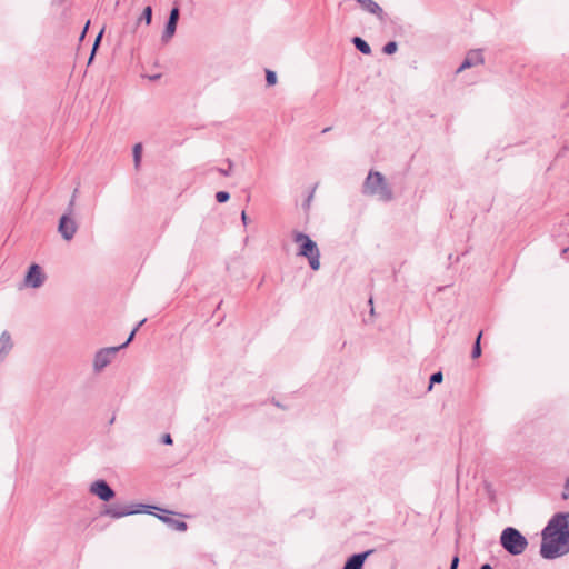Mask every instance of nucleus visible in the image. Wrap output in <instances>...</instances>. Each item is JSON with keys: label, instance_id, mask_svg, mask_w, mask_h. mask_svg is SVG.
Returning a JSON list of instances; mask_svg holds the SVG:
<instances>
[{"label": "nucleus", "instance_id": "2f4dec72", "mask_svg": "<svg viewBox=\"0 0 569 569\" xmlns=\"http://www.w3.org/2000/svg\"><path fill=\"white\" fill-rule=\"evenodd\" d=\"M312 197H313V193H310V194H309V197H308V199L306 200V209H308V208H309L310 202H311V200H312Z\"/></svg>", "mask_w": 569, "mask_h": 569}, {"label": "nucleus", "instance_id": "6ab92c4d", "mask_svg": "<svg viewBox=\"0 0 569 569\" xmlns=\"http://www.w3.org/2000/svg\"><path fill=\"white\" fill-rule=\"evenodd\" d=\"M481 336H482V332H479V335H478V337L476 339V342H475V346H473V349H472V353H471V357L473 359L481 356V347H480Z\"/></svg>", "mask_w": 569, "mask_h": 569}, {"label": "nucleus", "instance_id": "4468645a", "mask_svg": "<svg viewBox=\"0 0 569 569\" xmlns=\"http://www.w3.org/2000/svg\"><path fill=\"white\" fill-rule=\"evenodd\" d=\"M13 347L11 336L8 331H3L0 336V362L4 360Z\"/></svg>", "mask_w": 569, "mask_h": 569}, {"label": "nucleus", "instance_id": "c756f323", "mask_svg": "<svg viewBox=\"0 0 569 569\" xmlns=\"http://www.w3.org/2000/svg\"><path fill=\"white\" fill-rule=\"evenodd\" d=\"M89 24H90V21H88V22L86 23V26H84V29H83L82 33H80V40H83V38L86 37V32H87V30H88V28H89Z\"/></svg>", "mask_w": 569, "mask_h": 569}, {"label": "nucleus", "instance_id": "bb28decb", "mask_svg": "<svg viewBox=\"0 0 569 569\" xmlns=\"http://www.w3.org/2000/svg\"><path fill=\"white\" fill-rule=\"evenodd\" d=\"M459 566V556L456 555L451 559L450 568L449 569H458Z\"/></svg>", "mask_w": 569, "mask_h": 569}, {"label": "nucleus", "instance_id": "cd10ccee", "mask_svg": "<svg viewBox=\"0 0 569 569\" xmlns=\"http://www.w3.org/2000/svg\"><path fill=\"white\" fill-rule=\"evenodd\" d=\"M162 442L164 445H172V438L169 433H166L162 436Z\"/></svg>", "mask_w": 569, "mask_h": 569}, {"label": "nucleus", "instance_id": "1a4fd4ad", "mask_svg": "<svg viewBox=\"0 0 569 569\" xmlns=\"http://www.w3.org/2000/svg\"><path fill=\"white\" fill-rule=\"evenodd\" d=\"M178 20H179V9L177 7H174L170 11L166 28L161 36V41L163 43H168L174 36Z\"/></svg>", "mask_w": 569, "mask_h": 569}, {"label": "nucleus", "instance_id": "4be33fe9", "mask_svg": "<svg viewBox=\"0 0 569 569\" xmlns=\"http://www.w3.org/2000/svg\"><path fill=\"white\" fill-rule=\"evenodd\" d=\"M102 34H103V29L100 30V32L96 37V40H94V43H93V48H92V51H91V54H90V58H89V63L93 60L96 50L99 47V43H100L101 38H102Z\"/></svg>", "mask_w": 569, "mask_h": 569}, {"label": "nucleus", "instance_id": "7c9ffc66", "mask_svg": "<svg viewBox=\"0 0 569 569\" xmlns=\"http://www.w3.org/2000/svg\"><path fill=\"white\" fill-rule=\"evenodd\" d=\"M241 220H242L244 226L248 224V217H247L244 211H242V213H241Z\"/></svg>", "mask_w": 569, "mask_h": 569}, {"label": "nucleus", "instance_id": "f257e3e1", "mask_svg": "<svg viewBox=\"0 0 569 569\" xmlns=\"http://www.w3.org/2000/svg\"><path fill=\"white\" fill-rule=\"evenodd\" d=\"M540 555L552 560L569 553V512L555 513L541 531Z\"/></svg>", "mask_w": 569, "mask_h": 569}, {"label": "nucleus", "instance_id": "9d476101", "mask_svg": "<svg viewBox=\"0 0 569 569\" xmlns=\"http://www.w3.org/2000/svg\"><path fill=\"white\" fill-rule=\"evenodd\" d=\"M485 62V58L482 54V51L479 49L470 50L460 67L458 68L457 72H461L466 69L482 64Z\"/></svg>", "mask_w": 569, "mask_h": 569}, {"label": "nucleus", "instance_id": "412c9836", "mask_svg": "<svg viewBox=\"0 0 569 569\" xmlns=\"http://www.w3.org/2000/svg\"><path fill=\"white\" fill-rule=\"evenodd\" d=\"M226 162L228 168H218L217 171L224 177H229L232 173L233 162L230 159H227Z\"/></svg>", "mask_w": 569, "mask_h": 569}, {"label": "nucleus", "instance_id": "a211bd4d", "mask_svg": "<svg viewBox=\"0 0 569 569\" xmlns=\"http://www.w3.org/2000/svg\"><path fill=\"white\" fill-rule=\"evenodd\" d=\"M147 321V319H142L134 328L133 330L131 331L130 335H128V339L126 342H123L122 345H120L119 347H121V349L126 348L131 341L132 339L134 338V335L136 332L138 331V329Z\"/></svg>", "mask_w": 569, "mask_h": 569}, {"label": "nucleus", "instance_id": "5701e85b", "mask_svg": "<svg viewBox=\"0 0 569 569\" xmlns=\"http://www.w3.org/2000/svg\"><path fill=\"white\" fill-rule=\"evenodd\" d=\"M397 48H398L397 42L390 41V42L385 44L383 52L386 54H392V53H395L397 51Z\"/></svg>", "mask_w": 569, "mask_h": 569}, {"label": "nucleus", "instance_id": "393cba45", "mask_svg": "<svg viewBox=\"0 0 569 569\" xmlns=\"http://www.w3.org/2000/svg\"><path fill=\"white\" fill-rule=\"evenodd\" d=\"M229 198H230V194L227 191H219L216 193V199L219 203H223V202L228 201Z\"/></svg>", "mask_w": 569, "mask_h": 569}, {"label": "nucleus", "instance_id": "f03ea898", "mask_svg": "<svg viewBox=\"0 0 569 569\" xmlns=\"http://www.w3.org/2000/svg\"><path fill=\"white\" fill-rule=\"evenodd\" d=\"M150 513L156 515L160 520L166 522L169 528L176 531H186L188 526L182 520H177L170 515H176V512L161 509L154 506L144 505V503H138L136 506H127V507H114V506H107L104 505L103 508L100 510V515L103 516H110L112 518H121L124 516L133 515V513Z\"/></svg>", "mask_w": 569, "mask_h": 569}, {"label": "nucleus", "instance_id": "ddd939ff", "mask_svg": "<svg viewBox=\"0 0 569 569\" xmlns=\"http://www.w3.org/2000/svg\"><path fill=\"white\" fill-rule=\"evenodd\" d=\"M357 3L367 12L376 16L380 21L385 20L383 9L373 0H357Z\"/></svg>", "mask_w": 569, "mask_h": 569}, {"label": "nucleus", "instance_id": "dca6fc26", "mask_svg": "<svg viewBox=\"0 0 569 569\" xmlns=\"http://www.w3.org/2000/svg\"><path fill=\"white\" fill-rule=\"evenodd\" d=\"M132 153H133L134 167H136V169H138L140 166V162H141V153H142L141 143H137L133 146Z\"/></svg>", "mask_w": 569, "mask_h": 569}, {"label": "nucleus", "instance_id": "b1692460", "mask_svg": "<svg viewBox=\"0 0 569 569\" xmlns=\"http://www.w3.org/2000/svg\"><path fill=\"white\" fill-rule=\"evenodd\" d=\"M266 81L268 86H273L277 83V74L271 70H267L266 72Z\"/></svg>", "mask_w": 569, "mask_h": 569}, {"label": "nucleus", "instance_id": "39448f33", "mask_svg": "<svg viewBox=\"0 0 569 569\" xmlns=\"http://www.w3.org/2000/svg\"><path fill=\"white\" fill-rule=\"evenodd\" d=\"M500 543L510 555L519 556L526 550L528 540L518 529L507 527L501 532Z\"/></svg>", "mask_w": 569, "mask_h": 569}, {"label": "nucleus", "instance_id": "72a5a7b5", "mask_svg": "<svg viewBox=\"0 0 569 569\" xmlns=\"http://www.w3.org/2000/svg\"><path fill=\"white\" fill-rule=\"evenodd\" d=\"M329 130H330V128H326V129H323V130H322V132H323V133H325V132H329Z\"/></svg>", "mask_w": 569, "mask_h": 569}, {"label": "nucleus", "instance_id": "423d86ee", "mask_svg": "<svg viewBox=\"0 0 569 569\" xmlns=\"http://www.w3.org/2000/svg\"><path fill=\"white\" fill-rule=\"evenodd\" d=\"M121 349V347H108L98 350L93 357V371L100 372L108 365L111 363L112 359L116 357L117 352Z\"/></svg>", "mask_w": 569, "mask_h": 569}, {"label": "nucleus", "instance_id": "6e6552de", "mask_svg": "<svg viewBox=\"0 0 569 569\" xmlns=\"http://www.w3.org/2000/svg\"><path fill=\"white\" fill-rule=\"evenodd\" d=\"M77 230L78 224L74 219L71 218V214L64 213L61 216L58 231L64 240L70 241L74 237Z\"/></svg>", "mask_w": 569, "mask_h": 569}, {"label": "nucleus", "instance_id": "a878e982", "mask_svg": "<svg viewBox=\"0 0 569 569\" xmlns=\"http://www.w3.org/2000/svg\"><path fill=\"white\" fill-rule=\"evenodd\" d=\"M77 192H78V189H74L73 194H72V197H71V199L69 201V204H68L67 214H72L73 213V208H74Z\"/></svg>", "mask_w": 569, "mask_h": 569}, {"label": "nucleus", "instance_id": "0eeeda50", "mask_svg": "<svg viewBox=\"0 0 569 569\" xmlns=\"http://www.w3.org/2000/svg\"><path fill=\"white\" fill-rule=\"evenodd\" d=\"M44 281H46V274H44L42 268L37 263H32L29 267V270L23 279V286L26 288L37 289V288L42 287Z\"/></svg>", "mask_w": 569, "mask_h": 569}, {"label": "nucleus", "instance_id": "20e7f679", "mask_svg": "<svg viewBox=\"0 0 569 569\" xmlns=\"http://www.w3.org/2000/svg\"><path fill=\"white\" fill-rule=\"evenodd\" d=\"M293 241L300 244L297 254L307 258L312 270H319L320 251L317 243L308 234L300 231L293 232Z\"/></svg>", "mask_w": 569, "mask_h": 569}, {"label": "nucleus", "instance_id": "aec40b11", "mask_svg": "<svg viewBox=\"0 0 569 569\" xmlns=\"http://www.w3.org/2000/svg\"><path fill=\"white\" fill-rule=\"evenodd\" d=\"M442 380H443V375L441 371L432 373L430 377V383H429L428 390H431L432 386L435 383H440V382H442Z\"/></svg>", "mask_w": 569, "mask_h": 569}, {"label": "nucleus", "instance_id": "f8f14e48", "mask_svg": "<svg viewBox=\"0 0 569 569\" xmlns=\"http://www.w3.org/2000/svg\"><path fill=\"white\" fill-rule=\"evenodd\" d=\"M89 491L98 498H113L114 491L104 480H97L90 485Z\"/></svg>", "mask_w": 569, "mask_h": 569}, {"label": "nucleus", "instance_id": "f3484780", "mask_svg": "<svg viewBox=\"0 0 569 569\" xmlns=\"http://www.w3.org/2000/svg\"><path fill=\"white\" fill-rule=\"evenodd\" d=\"M151 20H152V8L150 6H147L143 9L142 14L139 18L138 22L144 21L146 24L149 26L151 23Z\"/></svg>", "mask_w": 569, "mask_h": 569}, {"label": "nucleus", "instance_id": "2eb2a0df", "mask_svg": "<svg viewBox=\"0 0 569 569\" xmlns=\"http://www.w3.org/2000/svg\"><path fill=\"white\" fill-rule=\"evenodd\" d=\"M352 43L355 47L363 54H370L371 48L370 46L360 37H355L352 39Z\"/></svg>", "mask_w": 569, "mask_h": 569}, {"label": "nucleus", "instance_id": "9b49d317", "mask_svg": "<svg viewBox=\"0 0 569 569\" xmlns=\"http://www.w3.org/2000/svg\"><path fill=\"white\" fill-rule=\"evenodd\" d=\"M375 552L373 549L351 555L345 562L342 569H362L366 559Z\"/></svg>", "mask_w": 569, "mask_h": 569}, {"label": "nucleus", "instance_id": "c85d7f7f", "mask_svg": "<svg viewBox=\"0 0 569 569\" xmlns=\"http://www.w3.org/2000/svg\"><path fill=\"white\" fill-rule=\"evenodd\" d=\"M561 498H569V479L566 481L565 490L562 492Z\"/></svg>", "mask_w": 569, "mask_h": 569}, {"label": "nucleus", "instance_id": "7ed1b4c3", "mask_svg": "<svg viewBox=\"0 0 569 569\" xmlns=\"http://www.w3.org/2000/svg\"><path fill=\"white\" fill-rule=\"evenodd\" d=\"M362 193L366 196H375L383 202H389L393 199L390 186L378 171L369 172L362 186Z\"/></svg>", "mask_w": 569, "mask_h": 569}, {"label": "nucleus", "instance_id": "473e14b6", "mask_svg": "<svg viewBox=\"0 0 569 569\" xmlns=\"http://www.w3.org/2000/svg\"><path fill=\"white\" fill-rule=\"evenodd\" d=\"M480 569H493L489 563H485L480 567Z\"/></svg>", "mask_w": 569, "mask_h": 569}]
</instances>
